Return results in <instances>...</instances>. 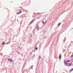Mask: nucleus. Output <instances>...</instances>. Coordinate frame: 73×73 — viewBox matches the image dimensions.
<instances>
[{"label":"nucleus","mask_w":73,"mask_h":73,"mask_svg":"<svg viewBox=\"0 0 73 73\" xmlns=\"http://www.w3.org/2000/svg\"><path fill=\"white\" fill-rule=\"evenodd\" d=\"M43 24H45L46 23V21L45 22H43Z\"/></svg>","instance_id":"nucleus-11"},{"label":"nucleus","mask_w":73,"mask_h":73,"mask_svg":"<svg viewBox=\"0 0 73 73\" xmlns=\"http://www.w3.org/2000/svg\"><path fill=\"white\" fill-rule=\"evenodd\" d=\"M36 28L37 29H38V28H39V26H38V25H37L36 26Z\"/></svg>","instance_id":"nucleus-2"},{"label":"nucleus","mask_w":73,"mask_h":73,"mask_svg":"<svg viewBox=\"0 0 73 73\" xmlns=\"http://www.w3.org/2000/svg\"><path fill=\"white\" fill-rule=\"evenodd\" d=\"M9 61H10L11 62H13V60H12V59L11 58H9L8 60Z\"/></svg>","instance_id":"nucleus-1"},{"label":"nucleus","mask_w":73,"mask_h":73,"mask_svg":"<svg viewBox=\"0 0 73 73\" xmlns=\"http://www.w3.org/2000/svg\"><path fill=\"white\" fill-rule=\"evenodd\" d=\"M38 57V58L39 59H40L41 58L40 56H39Z\"/></svg>","instance_id":"nucleus-10"},{"label":"nucleus","mask_w":73,"mask_h":73,"mask_svg":"<svg viewBox=\"0 0 73 73\" xmlns=\"http://www.w3.org/2000/svg\"><path fill=\"white\" fill-rule=\"evenodd\" d=\"M72 63H70V64H68V65H70V66H71V65H72Z\"/></svg>","instance_id":"nucleus-5"},{"label":"nucleus","mask_w":73,"mask_h":73,"mask_svg":"<svg viewBox=\"0 0 73 73\" xmlns=\"http://www.w3.org/2000/svg\"><path fill=\"white\" fill-rule=\"evenodd\" d=\"M60 25H61V23H60L59 24H58V26L59 27V26H60Z\"/></svg>","instance_id":"nucleus-9"},{"label":"nucleus","mask_w":73,"mask_h":73,"mask_svg":"<svg viewBox=\"0 0 73 73\" xmlns=\"http://www.w3.org/2000/svg\"><path fill=\"white\" fill-rule=\"evenodd\" d=\"M71 61L70 60H68L67 61V62H70Z\"/></svg>","instance_id":"nucleus-7"},{"label":"nucleus","mask_w":73,"mask_h":73,"mask_svg":"<svg viewBox=\"0 0 73 73\" xmlns=\"http://www.w3.org/2000/svg\"><path fill=\"white\" fill-rule=\"evenodd\" d=\"M5 42H3L2 44V45H3V44H4Z\"/></svg>","instance_id":"nucleus-14"},{"label":"nucleus","mask_w":73,"mask_h":73,"mask_svg":"<svg viewBox=\"0 0 73 73\" xmlns=\"http://www.w3.org/2000/svg\"><path fill=\"white\" fill-rule=\"evenodd\" d=\"M59 59L60 60V59H61V55L59 56Z\"/></svg>","instance_id":"nucleus-6"},{"label":"nucleus","mask_w":73,"mask_h":73,"mask_svg":"<svg viewBox=\"0 0 73 73\" xmlns=\"http://www.w3.org/2000/svg\"><path fill=\"white\" fill-rule=\"evenodd\" d=\"M36 14L37 15V14H38V15H40V14H41V13H36Z\"/></svg>","instance_id":"nucleus-8"},{"label":"nucleus","mask_w":73,"mask_h":73,"mask_svg":"<svg viewBox=\"0 0 73 73\" xmlns=\"http://www.w3.org/2000/svg\"><path fill=\"white\" fill-rule=\"evenodd\" d=\"M64 62H66V61H64Z\"/></svg>","instance_id":"nucleus-16"},{"label":"nucleus","mask_w":73,"mask_h":73,"mask_svg":"<svg viewBox=\"0 0 73 73\" xmlns=\"http://www.w3.org/2000/svg\"><path fill=\"white\" fill-rule=\"evenodd\" d=\"M38 49L37 48H36V50H37Z\"/></svg>","instance_id":"nucleus-15"},{"label":"nucleus","mask_w":73,"mask_h":73,"mask_svg":"<svg viewBox=\"0 0 73 73\" xmlns=\"http://www.w3.org/2000/svg\"><path fill=\"white\" fill-rule=\"evenodd\" d=\"M73 55L71 56V57H70V58H73Z\"/></svg>","instance_id":"nucleus-13"},{"label":"nucleus","mask_w":73,"mask_h":73,"mask_svg":"<svg viewBox=\"0 0 73 73\" xmlns=\"http://www.w3.org/2000/svg\"><path fill=\"white\" fill-rule=\"evenodd\" d=\"M65 64H66V65L68 64V63H66V62H65Z\"/></svg>","instance_id":"nucleus-12"},{"label":"nucleus","mask_w":73,"mask_h":73,"mask_svg":"<svg viewBox=\"0 0 73 73\" xmlns=\"http://www.w3.org/2000/svg\"><path fill=\"white\" fill-rule=\"evenodd\" d=\"M21 12H22V11H20L19 12V13H17V15H19V14H20V13H21Z\"/></svg>","instance_id":"nucleus-4"},{"label":"nucleus","mask_w":73,"mask_h":73,"mask_svg":"<svg viewBox=\"0 0 73 73\" xmlns=\"http://www.w3.org/2000/svg\"><path fill=\"white\" fill-rule=\"evenodd\" d=\"M35 21V20L34 21H31L30 23V24H32L33 22V21Z\"/></svg>","instance_id":"nucleus-3"}]
</instances>
